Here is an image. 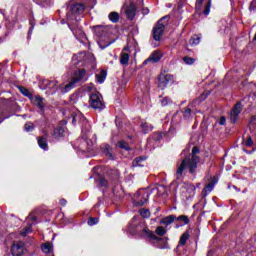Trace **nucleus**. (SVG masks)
Masks as SVG:
<instances>
[{"mask_svg":"<svg viewBox=\"0 0 256 256\" xmlns=\"http://www.w3.org/2000/svg\"><path fill=\"white\" fill-rule=\"evenodd\" d=\"M72 63L73 65H79L80 67L85 68L76 70L71 81L64 87H59L61 93H69L71 89H75L77 83H81V81H87V79H89V71L97 67V63L95 62V55H93V53L80 52L75 54L72 57Z\"/></svg>","mask_w":256,"mask_h":256,"instance_id":"nucleus-1","label":"nucleus"},{"mask_svg":"<svg viewBox=\"0 0 256 256\" xmlns=\"http://www.w3.org/2000/svg\"><path fill=\"white\" fill-rule=\"evenodd\" d=\"M93 3L95 0H82L81 2H72L67 7V21H81V17H83V13H85V9L87 7H93Z\"/></svg>","mask_w":256,"mask_h":256,"instance_id":"nucleus-2","label":"nucleus"},{"mask_svg":"<svg viewBox=\"0 0 256 256\" xmlns=\"http://www.w3.org/2000/svg\"><path fill=\"white\" fill-rule=\"evenodd\" d=\"M132 223H134V226L130 225L128 228L129 233H131L132 235H138V237H144L145 239L155 237V233L149 230L147 224H145L143 220L137 222V217L134 216Z\"/></svg>","mask_w":256,"mask_h":256,"instance_id":"nucleus-3","label":"nucleus"},{"mask_svg":"<svg viewBox=\"0 0 256 256\" xmlns=\"http://www.w3.org/2000/svg\"><path fill=\"white\" fill-rule=\"evenodd\" d=\"M197 153H199V148L197 146H194L192 149V153L184 158V159H187L189 163L190 175H193V176L197 175V169L201 161L199 156H197Z\"/></svg>","mask_w":256,"mask_h":256,"instance_id":"nucleus-4","label":"nucleus"},{"mask_svg":"<svg viewBox=\"0 0 256 256\" xmlns=\"http://www.w3.org/2000/svg\"><path fill=\"white\" fill-rule=\"evenodd\" d=\"M191 173V169L189 168V161L187 159H183L180 164L177 165L176 173H175V181L176 185L183 183V179L185 177V173Z\"/></svg>","mask_w":256,"mask_h":256,"instance_id":"nucleus-5","label":"nucleus"},{"mask_svg":"<svg viewBox=\"0 0 256 256\" xmlns=\"http://www.w3.org/2000/svg\"><path fill=\"white\" fill-rule=\"evenodd\" d=\"M151 195V192L149 189L142 188L138 190L133 198V203L135 207H143L147 201H149V196Z\"/></svg>","mask_w":256,"mask_h":256,"instance_id":"nucleus-6","label":"nucleus"},{"mask_svg":"<svg viewBox=\"0 0 256 256\" xmlns=\"http://www.w3.org/2000/svg\"><path fill=\"white\" fill-rule=\"evenodd\" d=\"M165 19H168L167 16L162 17L153 28L152 37L154 41H161V37H163V32L165 31V25H167V23L163 22Z\"/></svg>","mask_w":256,"mask_h":256,"instance_id":"nucleus-7","label":"nucleus"},{"mask_svg":"<svg viewBox=\"0 0 256 256\" xmlns=\"http://www.w3.org/2000/svg\"><path fill=\"white\" fill-rule=\"evenodd\" d=\"M92 109H99L100 111L105 109V102H103V96L99 92L90 94L89 100Z\"/></svg>","mask_w":256,"mask_h":256,"instance_id":"nucleus-8","label":"nucleus"},{"mask_svg":"<svg viewBox=\"0 0 256 256\" xmlns=\"http://www.w3.org/2000/svg\"><path fill=\"white\" fill-rule=\"evenodd\" d=\"M181 191L186 197V199H191V197H195V191H197V187H199V183L197 186L193 185L192 183L189 182H180Z\"/></svg>","mask_w":256,"mask_h":256,"instance_id":"nucleus-9","label":"nucleus"},{"mask_svg":"<svg viewBox=\"0 0 256 256\" xmlns=\"http://www.w3.org/2000/svg\"><path fill=\"white\" fill-rule=\"evenodd\" d=\"M135 3L141 6L143 5V0H132L129 6H124V11L130 21H133L137 15V5Z\"/></svg>","mask_w":256,"mask_h":256,"instance_id":"nucleus-10","label":"nucleus"},{"mask_svg":"<svg viewBox=\"0 0 256 256\" xmlns=\"http://www.w3.org/2000/svg\"><path fill=\"white\" fill-rule=\"evenodd\" d=\"M148 240L156 249H169L168 238H159L154 234V237H150Z\"/></svg>","mask_w":256,"mask_h":256,"instance_id":"nucleus-11","label":"nucleus"},{"mask_svg":"<svg viewBox=\"0 0 256 256\" xmlns=\"http://www.w3.org/2000/svg\"><path fill=\"white\" fill-rule=\"evenodd\" d=\"M78 143V149H80V151L83 153L93 151V140L87 139V136H82L80 139H78Z\"/></svg>","mask_w":256,"mask_h":256,"instance_id":"nucleus-12","label":"nucleus"},{"mask_svg":"<svg viewBox=\"0 0 256 256\" xmlns=\"http://www.w3.org/2000/svg\"><path fill=\"white\" fill-rule=\"evenodd\" d=\"M69 29L72 31L74 37L78 39V41H81V43L87 40V35H85V32L81 27L69 24Z\"/></svg>","mask_w":256,"mask_h":256,"instance_id":"nucleus-13","label":"nucleus"},{"mask_svg":"<svg viewBox=\"0 0 256 256\" xmlns=\"http://www.w3.org/2000/svg\"><path fill=\"white\" fill-rule=\"evenodd\" d=\"M77 121H80V123L82 124V133H89V130L91 129V125L87 123V119L85 118V116H83L82 114H79L73 117L72 119L73 125H75Z\"/></svg>","mask_w":256,"mask_h":256,"instance_id":"nucleus-14","label":"nucleus"},{"mask_svg":"<svg viewBox=\"0 0 256 256\" xmlns=\"http://www.w3.org/2000/svg\"><path fill=\"white\" fill-rule=\"evenodd\" d=\"M12 255L21 256L25 253V243L23 242H14L12 245Z\"/></svg>","mask_w":256,"mask_h":256,"instance_id":"nucleus-15","label":"nucleus"},{"mask_svg":"<svg viewBox=\"0 0 256 256\" xmlns=\"http://www.w3.org/2000/svg\"><path fill=\"white\" fill-rule=\"evenodd\" d=\"M31 103L40 109L41 113H45V98L41 96H32Z\"/></svg>","mask_w":256,"mask_h":256,"instance_id":"nucleus-16","label":"nucleus"},{"mask_svg":"<svg viewBox=\"0 0 256 256\" xmlns=\"http://www.w3.org/2000/svg\"><path fill=\"white\" fill-rule=\"evenodd\" d=\"M26 221L28 222V226L25 227V228L21 231L20 235H22V237H27V235H29V233H31V231H32L31 227H32L33 223H35V221H37V217H36V216H33V214H30V215L26 218ZM30 221H32V223H31Z\"/></svg>","mask_w":256,"mask_h":256,"instance_id":"nucleus-17","label":"nucleus"},{"mask_svg":"<svg viewBox=\"0 0 256 256\" xmlns=\"http://www.w3.org/2000/svg\"><path fill=\"white\" fill-rule=\"evenodd\" d=\"M241 111H243V106L241 105V102H238L230 113L231 123H237V118L239 117Z\"/></svg>","mask_w":256,"mask_h":256,"instance_id":"nucleus-18","label":"nucleus"},{"mask_svg":"<svg viewBox=\"0 0 256 256\" xmlns=\"http://www.w3.org/2000/svg\"><path fill=\"white\" fill-rule=\"evenodd\" d=\"M173 83V75L171 74H166L159 79V87L162 89H165L167 85H171Z\"/></svg>","mask_w":256,"mask_h":256,"instance_id":"nucleus-19","label":"nucleus"},{"mask_svg":"<svg viewBox=\"0 0 256 256\" xmlns=\"http://www.w3.org/2000/svg\"><path fill=\"white\" fill-rule=\"evenodd\" d=\"M161 57V52L155 51L144 61V65H147L149 61H152V63H158V61H161Z\"/></svg>","mask_w":256,"mask_h":256,"instance_id":"nucleus-20","label":"nucleus"},{"mask_svg":"<svg viewBox=\"0 0 256 256\" xmlns=\"http://www.w3.org/2000/svg\"><path fill=\"white\" fill-rule=\"evenodd\" d=\"M100 149L108 159H114L113 152H111V146L109 144H102Z\"/></svg>","mask_w":256,"mask_h":256,"instance_id":"nucleus-21","label":"nucleus"},{"mask_svg":"<svg viewBox=\"0 0 256 256\" xmlns=\"http://www.w3.org/2000/svg\"><path fill=\"white\" fill-rule=\"evenodd\" d=\"M195 115H197V111L191 110V108H186L183 113V117L186 121H191Z\"/></svg>","mask_w":256,"mask_h":256,"instance_id":"nucleus-22","label":"nucleus"},{"mask_svg":"<svg viewBox=\"0 0 256 256\" xmlns=\"http://www.w3.org/2000/svg\"><path fill=\"white\" fill-rule=\"evenodd\" d=\"M140 131L144 134L147 135V133L153 131V126L147 122H141L140 124Z\"/></svg>","mask_w":256,"mask_h":256,"instance_id":"nucleus-23","label":"nucleus"},{"mask_svg":"<svg viewBox=\"0 0 256 256\" xmlns=\"http://www.w3.org/2000/svg\"><path fill=\"white\" fill-rule=\"evenodd\" d=\"M161 139H163V135L161 134V132L154 133L152 137L148 139L147 147H151L154 141H161Z\"/></svg>","mask_w":256,"mask_h":256,"instance_id":"nucleus-24","label":"nucleus"},{"mask_svg":"<svg viewBox=\"0 0 256 256\" xmlns=\"http://www.w3.org/2000/svg\"><path fill=\"white\" fill-rule=\"evenodd\" d=\"M33 2L39 5V7H51L55 0H33Z\"/></svg>","mask_w":256,"mask_h":256,"instance_id":"nucleus-25","label":"nucleus"},{"mask_svg":"<svg viewBox=\"0 0 256 256\" xmlns=\"http://www.w3.org/2000/svg\"><path fill=\"white\" fill-rule=\"evenodd\" d=\"M113 43H115V40L105 41V39H103V38H100L98 40V45H99L100 49H107V47H109V45H113Z\"/></svg>","mask_w":256,"mask_h":256,"instance_id":"nucleus-26","label":"nucleus"},{"mask_svg":"<svg viewBox=\"0 0 256 256\" xmlns=\"http://www.w3.org/2000/svg\"><path fill=\"white\" fill-rule=\"evenodd\" d=\"M38 145L40 149H43L44 151L49 150V145L47 144V139L43 137L38 138Z\"/></svg>","mask_w":256,"mask_h":256,"instance_id":"nucleus-27","label":"nucleus"},{"mask_svg":"<svg viewBox=\"0 0 256 256\" xmlns=\"http://www.w3.org/2000/svg\"><path fill=\"white\" fill-rule=\"evenodd\" d=\"M215 183H217V181L213 180L204 187V195L205 196L208 195L209 193H211V191H213V189H215Z\"/></svg>","mask_w":256,"mask_h":256,"instance_id":"nucleus-28","label":"nucleus"},{"mask_svg":"<svg viewBox=\"0 0 256 256\" xmlns=\"http://www.w3.org/2000/svg\"><path fill=\"white\" fill-rule=\"evenodd\" d=\"M105 79H107V72L105 70H101L99 74H96V81L98 83H105Z\"/></svg>","mask_w":256,"mask_h":256,"instance_id":"nucleus-29","label":"nucleus"},{"mask_svg":"<svg viewBox=\"0 0 256 256\" xmlns=\"http://www.w3.org/2000/svg\"><path fill=\"white\" fill-rule=\"evenodd\" d=\"M173 221H175V215H170V216H167L164 219H162L160 223L162 225H166V227H167V226L171 225V223H173Z\"/></svg>","mask_w":256,"mask_h":256,"instance_id":"nucleus-30","label":"nucleus"},{"mask_svg":"<svg viewBox=\"0 0 256 256\" xmlns=\"http://www.w3.org/2000/svg\"><path fill=\"white\" fill-rule=\"evenodd\" d=\"M145 157L141 156L133 160L132 167H143V161H145Z\"/></svg>","mask_w":256,"mask_h":256,"instance_id":"nucleus-31","label":"nucleus"},{"mask_svg":"<svg viewBox=\"0 0 256 256\" xmlns=\"http://www.w3.org/2000/svg\"><path fill=\"white\" fill-rule=\"evenodd\" d=\"M43 253H46V254H49L51 253V251H53V244L47 242V243H44L41 247Z\"/></svg>","mask_w":256,"mask_h":256,"instance_id":"nucleus-32","label":"nucleus"},{"mask_svg":"<svg viewBox=\"0 0 256 256\" xmlns=\"http://www.w3.org/2000/svg\"><path fill=\"white\" fill-rule=\"evenodd\" d=\"M65 133V130L62 127H58L54 129V138L60 139V137H63V134Z\"/></svg>","mask_w":256,"mask_h":256,"instance_id":"nucleus-33","label":"nucleus"},{"mask_svg":"<svg viewBox=\"0 0 256 256\" xmlns=\"http://www.w3.org/2000/svg\"><path fill=\"white\" fill-rule=\"evenodd\" d=\"M19 91H20V93H22V95H24V97H28V99H30V100L33 97V94L31 92H29V89H27L23 86L19 87Z\"/></svg>","mask_w":256,"mask_h":256,"instance_id":"nucleus-34","label":"nucleus"},{"mask_svg":"<svg viewBox=\"0 0 256 256\" xmlns=\"http://www.w3.org/2000/svg\"><path fill=\"white\" fill-rule=\"evenodd\" d=\"M108 19L109 21H111L112 23H118L119 22V13L117 12H111L108 15Z\"/></svg>","mask_w":256,"mask_h":256,"instance_id":"nucleus-35","label":"nucleus"},{"mask_svg":"<svg viewBox=\"0 0 256 256\" xmlns=\"http://www.w3.org/2000/svg\"><path fill=\"white\" fill-rule=\"evenodd\" d=\"M120 63H121V65H128L129 64V54L122 53L120 56Z\"/></svg>","mask_w":256,"mask_h":256,"instance_id":"nucleus-36","label":"nucleus"},{"mask_svg":"<svg viewBox=\"0 0 256 256\" xmlns=\"http://www.w3.org/2000/svg\"><path fill=\"white\" fill-rule=\"evenodd\" d=\"M187 239H189V232H184L180 238L179 244L180 245H186Z\"/></svg>","mask_w":256,"mask_h":256,"instance_id":"nucleus-37","label":"nucleus"},{"mask_svg":"<svg viewBox=\"0 0 256 256\" xmlns=\"http://www.w3.org/2000/svg\"><path fill=\"white\" fill-rule=\"evenodd\" d=\"M108 175H110V179L115 180V179H119V170H111Z\"/></svg>","mask_w":256,"mask_h":256,"instance_id":"nucleus-38","label":"nucleus"},{"mask_svg":"<svg viewBox=\"0 0 256 256\" xmlns=\"http://www.w3.org/2000/svg\"><path fill=\"white\" fill-rule=\"evenodd\" d=\"M140 215L144 219H149V217H151V212L149 211V209H142L140 210Z\"/></svg>","mask_w":256,"mask_h":256,"instance_id":"nucleus-39","label":"nucleus"},{"mask_svg":"<svg viewBox=\"0 0 256 256\" xmlns=\"http://www.w3.org/2000/svg\"><path fill=\"white\" fill-rule=\"evenodd\" d=\"M177 221H180L181 223H183V225H188L189 217H187L186 215H181L177 217Z\"/></svg>","mask_w":256,"mask_h":256,"instance_id":"nucleus-40","label":"nucleus"},{"mask_svg":"<svg viewBox=\"0 0 256 256\" xmlns=\"http://www.w3.org/2000/svg\"><path fill=\"white\" fill-rule=\"evenodd\" d=\"M156 233L159 235V237H163V235H165V233H167V230L165 228H163V226H158L156 228Z\"/></svg>","mask_w":256,"mask_h":256,"instance_id":"nucleus-41","label":"nucleus"},{"mask_svg":"<svg viewBox=\"0 0 256 256\" xmlns=\"http://www.w3.org/2000/svg\"><path fill=\"white\" fill-rule=\"evenodd\" d=\"M24 129L25 131L29 132V131H33V129H35V124H33V122H27L24 125Z\"/></svg>","mask_w":256,"mask_h":256,"instance_id":"nucleus-42","label":"nucleus"},{"mask_svg":"<svg viewBox=\"0 0 256 256\" xmlns=\"http://www.w3.org/2000/svg\"><path fill=\"white\" fill-rule=\"evenodd\" d=\"M94 31H95L96 35H98V37H101V35H103V34H101V31L103 33V31H105V27H103V26H95L94 27Z\"/></svg>","mask_w":256,"mask_h":256,"instance_id":"nucleus-43","label":"nucleus"},{"mask_svg":"<svg viewBox=\"0 0 256 256\" xmlns=\"http://www.w3.org/2000/svg\"><path fill=\"white\" fill-rule=\"evenodd\" d=\"M118 147H120V149H125V151H129V144H127V142L125 141H120L118 142Z\"/></svg>","mask_w":256,"mask_h":256,"instance_id":"nucleus-44","label":"nucleus"},{"mask_svg":"<svg viewBox=\"0 0 256 256\" xmlns=\"http://www.w3.org/2000/svg\"><path fill=\"white\" fill-rule=\"evenodd\" d=\"M199 43H201V37L199 36H195L190 40L191 45H199Z\"/></svg>","mask_w":256,"mask_h":256,"instance_id":"nucleus-45","label":"nucleus"},{"mask_svg":"<svg viewBox=\"0 0 256 256\" xmlns=\"http://www.w3.org/2000/svg\"><path fill=\"white\" fill-rule=\"evenodd\" d=\"M169 103H171V98H169V97H164L161 100V106L162 107H167V105H169Z\"/></svg>","mask_w":256,"mask_h":256,"instance_id":"nucleus-46","label":"nucleus"},{"mask_svg":"<svg viewBox=\"0 0 256 256\" xmlns=\"http://www.w3.org/2000/svg\"><path fill=\"white\" fill-rule=\"evenodd\" d=\"M99 223V218H89L88 219V225L90 227H93V225H97Z\"/></svg>","mask_w":256,"mask_h":256,"instance_id":"nucleus-47","label":"nucleus"},{"mask_svg":"<svg viewBox=\"0 0 256 256\" xmlns=\"http://www.w3.org/2000/svg\"><path fill=\"white\" fill-rule=\"evenodd\" d=\"M183 61L184 63H186V65H193V63H195V59L191 57H184Z\"/></svg>","mask_w":256,"mask_h":256,"instance_id":"nucleus-48","label":"nucleus"},{"mask_svg":"<svg viewBox=\"0 0 256 256\" xmlns=\"http://www.w3.org/2000/svg\"><path fill=\"white\" fill-rule=\"evenodd\" d=\"M98 183L100 187H107V185H109V182H107V179L105 178H99Z\"/></svg>","mask_w":256,"mask_h":256,"instance_id":"nucleus-49","label":"nucleus"},{"mask_svg":"<svg viewBox=\"0 0 256 256\" xmlns=\"http://www.w3.org/2000/svg\"><path fill=\"white\" fill-rule=\"evenodd\" d=\"M209 13H211V0L208 1V4L206 5V7L204 9V15H209Z\"/></svg>","mask_w":256,"mask_h":256,"instance_id":"nucleus-50","label":"nucleus"},{"mask_svg":"<svg viewBox=\"0 0 256 256\" xmlns=\"http://www.w3.org/2000/svg\"><path fill=\"white\" fill-rule=\"evenodd\" d=\"M205 0H196V4L195 7L196 9L199 11L201 9V7H203V3Z\"/></svg>","mask_w":256,"mask_h":256,"instance_id":"nucleus-51","label":"nucleus"},{"mask_svg":"<svg viewBox=\"0 0 256 256\" xmlns=\"http://www.w3.org/2000/svg\"><path fill=\"white\" fill-rule=\"evenodd\" d=\"M244 145H246V147H253V139H251V137H248L244 142Z\"/></svg>","mask_w":256,"mask_h":256,"instance_id":"nucleus-52","label":"nucleus"},{"mask_svg":"<svg viewBox=\"0 0 256 256\" xmlns=\"http://www.w3.org/2000/svg\"><path fill=\"white\" fill-rule=\"evenodd\" d=\"M250 11H256V0H253L250 3V7H249Z\"/></svg>","mask_w":256,"mask_h":256,"instance_id":"nucleus-53","label":"nucleus"},{"mask_svg":"<svg viewBox=\"0 0 256 256\" xmlns=\"http://www.w3.org/2000/svg\"><path fill=\"white\" fill-rule=\"evenodd\" d=\"M226 123H227V118H225V116H221L219 125H226Z\"/></svg>","mask_w":256,"mask_h":256,"instance_id":"nucleus-54","label":"nucleus"},{"mask_svg":"<svg viewBox=\"0 0 256 256\" xmlns=\"http://www.w3.org/2000/svg\"><path fill=\"white\" fill-rule=\"evenodd\" d=\"M207 97H209V92L201 94L200 101H205V99H207Z\"/></svg>","mask_w":256,"mask_h":256,"instance_id":"nucleus-55","label":"nucleus"},{"mask_svg":"<svg viewBox=\"0 0 256 256\" xmlns=\"http://www.w3.org/2000/svg\"><path fill=\"white\" fill-rule=\"evenodd\" d=\"M60 205H62V207H65L67 205V200L61 199L60 200Z\"/></svg>","mask_w":256,"mask_h":256,"instance_id":"nucleus-56","label":"nucleus"},{"mask_svg":"<svg viewBox=\"0 0 256 256\" xmlns=\"http://www.w3.org/2000/svg\"><path fill=\"white\" fill-rule=\"evenodd\" d=\"M94 88L93 84L86 86V91H91Z\"/></svg>","mask_w":256,"mask_h":256,"instance_id":"nucleus-57","label":"nucleus"},{"mask_svg":"<svg viewBox=\"0 0 256 256\" xmlns=\"http://www.w3.org/2000/svg\"><path fill=\"white\" fill-rule=\"evenodd\" d=\"M254 121H256V116L251 117L250 123H253Z\"/></svg>","mask_w":256,"mask_h":256,"instance_id":"nucleus-58","label":"nucleus"},{"mask_svg":"<svg viewBox=\"0 0 256 256\" xmlns=\"http://www.w3.org/2000/svg\"><path fill=\"white\" fill-rule=\"evenodd\" d=\"M57 83H58L57 81L53 80L50 82V85H57Z\"/></svg>","mask_w":256,"mask_h":256,"instance_id":"nucleus-59","label":"nucleus"},{"mask_svg":"<svg viewBox=\"0 0 256 256\" xmlns=\"http://www.w3.org/2000/svg\"><path fill=\"white\" fill-rule=\"evenodd\" d=\"M33 25L30 27V29H29V33H33Z\"/></svg>","mask_w":256,"mask_h":256,"instance_id":"nucleus-60","label":"nucleus"},{"mask_svg":"<svg viewBox=\"0 0 256 256\" xmlns=\"http://www.w3.org/2000/svg\"><path fill=\"white\" fill-rule=\"evenodd\" d=\"M243 151H245V153H253V151H255V150H252L251 152H249V151H247V150H245V149H243Z\"/></svg>","mask_w":256,"mask_h":256,"instance_id":"nucleus-61","label":"nucleus"},{"mask_svg":"<svg viewBox=\"0 0 256 256\" xmlns=\"http://www.w3.org/2000/svg\"><path fill=\"white\" fill-rule=\"evenodd\" d=\"M3 121H5V118H3L2 120H0V123H3Z\"/></svg>","mask_w":256,"mask_h":256,"instance_id":"nucleus-62","label":"nucleus"},{"mask_svg":"<svg viewBox=\"0 0 256 256\" xmlns=\"http://www.w3.org/2000/svg\"><path fill=\"white\" fill-rule=\"evenodd\" d=\"M145 13H149V9H146V10H145Z\"/></svg>","mask_w":256,"mask_h":256,"instance_id":"nucleus-63","label":"nucleus"}]
</instances>
